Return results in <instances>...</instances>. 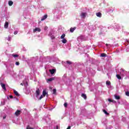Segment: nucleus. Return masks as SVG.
I'll list each match as a JSON object with an SVG mask.
<instances>
[{
  "instance_id": "f257e3e1",
  "label": "nucleus",
  "mask_w": 129,
  "mask_h": 129,
  "mask_svg": "<svg viewBox=\"0 0 129 129\" xmlns=\"http://www.w3.org/2000/svg\"><path fill=\"white\" fill-rule=\"evenodd\" d=\"M22 113V112L21 111V110H17L15 113V114L16 116H19L20 115V114H21V113Z\"/></svg>"
},
{
  "instance_id": "f03ea898",
  "label": "nucleus",
  "mask_w": 129,
  "mask_h": 129,
  "mask_svg": "<svg viewBox=\"0 0 129 129\" xmlns=\"http://www.w3.org/2000/svg\"><path fill=\"white\" fill-rule=\"evenodd\" d=\"M36 32H41V29H40V28L36 27L35 29H33V33H36Z\"/></svg>"
},
{
  "instance_id": "7ed1b4c3",
  "label": "nucleus",
  "mask_w": 129,
  "mask_h": 129,
  "mask_svg": "<svg viewBox=\"0 0 129 129\" xmlns=\"http://www.w3.org/2000/svg\"><path fill=\"white\" fill-rule=\"evenodd\" d=\"M1 85L3 90H5L6 91V90H7V88H6V85L4 83H1Z\"/></svg>"
},
{
  "instance_id": "20e7f679",
  "label": "nucleus",
  "mask_w": 129,
  "mask_h": 129,
  "mask_svg": "<svg viewBox=\"0 0 129 129\" xmlns=\"http://www.w3.org/2000/svg\"><path fill=\"white\" fill-rule=\"evenodd\" d=\"M36 94L37 97H38V96H39V95H40V89L38 88L36 90Z\"/></svg>"
},
{
  "instance_id": "39448f33",
  "label": "nucleus",
  "mask_w": 129,
  "mask_h": 129,
  "mask_svg": "<svg viewBox=\"0 0 129 129\" xmlns=\"http://www.w3.org/2000/svg\"><path fill=\"white\" fill-rule=\"evenodd\" d=\"M49 72L51 74V75H53L56 72V70L55 69H52V70H49Z\"/></svg>"
},
{
  "instance_id": "423d86ee",
  "label": "nucleus",
  "mask_w": 129,
  "mask_h": 129,
  "mask_svg": "<svg viewBox=\"0 0 129 129\" xmlns=\"http://www.w3.org/2000/svg\"><path fill=\"white\" fill-rule=\"evenodd\" d=\"M47 18H48V15H45L41 19V21H45V20H46V19H47Z\"/></svg>"
},
{
  "instance_id": "0eeeda50",
  "label": "nucleus",
  "mask_w": 129,
  "mask_h": 129,
  "mask_svg": "<svg viewBox=\"0 0 129 129\" xmlns=\"http://www.w3.org/2000/svg\"><path fill=\"white\" fill-rule=\"evenodd\" d=\"M75 30H76V27H75L74 28L71 27L70 28V32H71V33H73V32H74V31H75Z\"/></svg>"
},
{
  "instance_id": "6e6552de",
  "label": "nucleus",
  "mask_w": 129,
  "mask_h": 129,
  "mask_svg": "<svg viewBox=\"0 0 129 129\" xmlns=\"http://www.w3.org/2000/svg\"><path fill=\"white\" fill-rule=\"evenodd\" d=\"M14 94L16 96H20V94H19V93L17 91H16V90H14Z\"/></svg>"
},
{
  "instance_id": "1a4fd4ad",
  "label": "nucleus",
  "mask_w": 129,
  "mask_h": 129,
  "mask_svg": "<svg viewBox=\"0 0 129 129\" xmlns=\"http://www.w3.org/2000/svg\"><path fill=\"white\" fill-rule=\"evenodd\" d=\"M81 96H82V97H83L85 99H87V96H86V94H82Z\"/></svg>"
},
{
  "instance_id": "9d476101",
  "label": "nucleus",
  "mask_w": 129,
  "mask_h": 129,
  "mask_svg": "<svg viewBox=\"0 0 129 129\" xmlns=\"http://www.w3.org/2000/svg\"><path fill=\"white\" fill-rule=\"evenodd\" d=\"M46 94H48V93H46V91L45 90H43V92H42V95L44 97H45V96H46Z\"/></svg>"
},
{
  "instance_id": "9b49d317",
  "label": "nucleus",
  "mask_w": 129,
  "mask_h": 129,
  "mask_svg": "<svg viewBox=\"0 0 129 129\" xmlns=\"http://www.w3.org/2000/svg\"><path fill=\"white\" fill-rule=\"evenodd\" d=\"M5 29H8L9 28V22H6L5 24Z\"/></svg>"
},
{
  "instance_id": "f8f14e48",
  "label": "nucleus",
  "mask_w": 129,
  "mask_h": 129,
  "mask_svg": "<svg viewBox=\"0 0 129 129\" xmlns=\"http://www.w3.org/2000/svg\"><path fill=\"white\" fill-rule=\"evenodd\" d=\"M114 97L117 100H119V99H120V97L118 95H114Z\"/></svg>"
},
{
  "instance_id": "ddd939ff",
  "label": "nucleus",
  "mask_w": 129,
  "mask_h": 129,
  "mask_svg": "<svg viewBox=\"0 0 129 129\" xmlns=\"http://www.w3.org/2000/svg\"><path fill=\"white\" fill-rule=\"evenodd\" d=\"M8 4H9V6H10V7H12V5H14V2H13V1H9Z\"/></svg>"
},
{
  "instance_id": "4468645a",
  "label": "nucleus",
  "mask_w": 129,
  "mask_h": 129,
  "mask_svg": "<svg viewBox=\"0 0 129 129\" xmlns=\"http://www.w3.org/2000/svg\"><path fill=\"white\" fill-rule=\"evenodd\" d=\"M96 15L97 17H98L99 18H101L102 14H101V13H99H99H97L96 14Z\"/></svg>"
},
{
  "instance_id": "2eb2a0df",
  "label": "nucleus",
  "mask_w": 129,
  "mask_h": 129,
  "mask_svg": "<svg viewBox=\"0 0 129 129\" xmlns=\"http://www.w3.org/2000/svg\"><path fill=\"white\" fill-rule=\"evenodd\" d=\"M61 42L63 44H66V43H67V40H66V39L63 38Z\"/></svg>"
},
{
  "instance_id": "dca6fc26",
  "label": "nucleus",
  "mask_w": 129,
  "mask_h": 129,
  "mask_svg": "<svg viewBox=\"0 0 129 129\" xmlns=\"http://www.w3.org/2000/svg\"><path fill=\"white\" fill-rule=\"evenodd\" d=\"M54 79H55V78H50L47 80V81L51 82V81H53V80H54Z\"/></svg>"
},
{
  "instance_id": "f3484780",
  "label": "nucleus",
  "mask_w": 129,
  "mask_h": 129,
  "mask_svg": "<svg viewBox=\"0 0 129 129\" xmlns=\"http://www.w3.org/2000/svg\"><path fill=\"white\" fill-rule=\"evenodd\" d=\"M103 111L105 113V114H106V115H109V113L107 112V111H106L105 109H104Z\"/></svg>"
},
{
  "instance_id": "a211bd4d",
  "label": "nucleus",
  "mask_w": 129,
  "mask_h": 129,
  "mask_svg": "<svg viewBox=\"0 0 129 129\" xmlns=\"http://www.w3.org/2000/svg\"><path fill=\"white\" fill-rule=\"evenodd\" d=\"M106 56H107V54H106V53L101 54V57H106Z\"/></svg>"
},
{
  "instance_id": "6ab92c4d",
  "label": "nucleus",
  "mask_w": 129,
  "mask_h": 129,
  "mask_svg": "<svg viewBox=\"0 0 129 129\" xmlns=\"http://www.w3.org/2000/svg\"><path fill=\"white\" fill-rule=\"evenodd\" d=\"M66 63L68 65H71L72 64V61L68 60V61H66Z\"/></svg>"
},
{
  "instance_id": "aec40b11",
  "label": "nucleus",
  "mask_w": 129,
  "mask_h": 129,
  "mask_svg": "<svg viewBox=\"0 0 129 129\" xmlns=\"http://www.w3.org/2000/svg\"><path fill=\"white\" fill-rule=\"evenodd\" d=\"M116 76L117 79H119V80H120V79H121V77L120 76V75H116Z\"/></svg>"
},
{
  "instance_id": "412c9836",
  "label": "nucleus",
  "mask_w": 129,
  "mask_h": 129,
  "mask_svg": "<svg viewBox=\"0 0 129 129\" xmlns=\"http://www.w3.org/2000/svg\"><path fill=\"white\" fill-rule=\"evenodd\" d=\"M110 84H111V83H110V82L109 81H106V85L109 86V85H110Z\"/></svg>"
},
{
  "instance_id": "4be33fe9",
  "label": "nucleus",
  "mask_w": 129,
  "mask_h": 129,
  "mask_svg": "<svg viewBox=\"0 0 129 129\" xmlns=\"http://www.w3.org/2000/svg\"><path fill=\"white\" fill-rule=\"evenodd\" d=\"M65 34H63L61 36H60V39H64L65 38Z\"/></svg>"
},
{
  "instance_id": "5701e85b",
  "label": "nucleus",
  "mask_w": 129,
  "mask_h": 129,
  "mask_svg": "<svg viewBox=\"0 0 129 129\" xmlns=\"http://www.w3.org/2000/svg\"><path fill=\"white\" fill-rule=\"evenodd\" d=\"M26 129H34V128L30 127V125H28V126L26 127Z\"/></svg>"
},
{
  "instance_id": "b1692460",
  "label": "nucleus",
  "mask_w": 129,
  "mask_h": 129,
  "mask_svg": "<svg viewBox=\"0 0 129 129\" xmlns=\"http://www.w3.org/2000/svg\"><path fill=\"white\" fill-rule=\"evenodd\" d=\"M81 16L82 18H85V13H82Z\"/></svg>"
},
{
  "instance_id": "393cba45",
  "label": "nucleus",
  "mask_w": 129,
  "mask_h": 129,
  "mask_svg": "<svg viewBox=\"0 0 129 129\" xmlns=\"http://www.w3.org/2000/svg\"><path fill=\"white\" fill-rule=\"evenodd\" d=\"M56 89H53V94H56Z\"/></svg>"
},
{
  "instance_id": "a878e982",
  "label": "nucleus",
  "mask_w": 129,
  "mask_h": 129,
  "mask_svg": "<svg viewBox=\"0 0 129 129\" xmlns=\"http://www.w3.org/2000/svg\"><path fill=\"white\" fill-rule=\"evenodd\" d=\"M16 65H17V66H19V65H20V62L19 61H16L15 63Z\"/></svg>"
},
{
  "instance_id": "bb28decb",
  "label": "nucleus",
  "mask_w": 129,
  "mask_h": 129,
  "mask_svg": "<svg viewBox=\"0 0 129 129\" xmlns=\"http://www.w3.org/2000/svg\"><path fill=\"white\" fill-rule=\"evenodd\" d=\"M13 57H14L15 58L17 57H19V55L18 54H14Z\"/></svg>"
},
{
  "instance_id": "cd10ccee",
  "label": "nucleus",
  "mask_w": 129,
  "mask_h": 129,
  "mask_svg": "<svg viewBox=\"0 0 129 129\" xmlns=\"http://www.w3.org/2000/svg\"><path fill=\"white\" fill-rule=\"evenodd\" d=\"M125 95H126V96H129V92L128 91L126 92Z\"/></svg>"
},
{
  "instance_id": "c85d7f7f",
  "label": "nucleus",
  "mask_w": 129,
  "mask_h": 129,
  "mask_svg": "<svg viewBox=\"0 0 129 129\" xmlns=\"http://www.w3.org/2000/svg\"><path fill=\"white\" fill-rule=\"evenodd\" d=\"M122 72H125V70H123V69H121V73Z\"/></svg>"
},
{
  "instance_id": "c756f323",
  "label": "nucleus",
  "mask_w": 129,
  "mask_h": 129,
  "mask_svg": "<svg viewBox=\"0 0 129 129\" xmlns=\"http://www.w3.org/2000/svg\"><path fill=\"white\" fill-rule=\"evenodd\" d=\"M108 100L109 102H112V101H113V100H111V99H108Z\"/></svg>"
},
{
  "instance_id": "7c9ffc66",
  "label": "nucleus",
  "mask_w": 129,
  "mask_h": 129,
  "mask_svg": "<svg viewBox=\"0 0 129 129\" xmlns=\"http://www.w3.org/2000/svg\"><path fill=\"white\" fill-rule=\"evenodd\" d=\"M63 105H64V107H67V105H68L67 103H64Z\"/></svg>"
},
{
  "instance_id": "2f4dec72",
  "label": "nucleus",
  "mask_w": 129,
  "mask_h": 129,
  "mask_svg": "<svg viewBox=\"0 0 129 129\" xmlns=\"http://www.w3.org/2000/svg\"><path fill=\"white\" fill-rule=\"evenodd\" d=\"M43 97H44L43 96V95H42L41 96H40V98H39V100H41V99H42V98H43Z\"/></svg>"
},
{
  "instance_id": "473e14b6",
  "label": "nucleus",
  "mask_w": 129,
  "mask_h": 129,
  "mask_svg": "<svg viewBox=\"0 0 129 129\" xmlns=\"http://www.w3.org/2000/svg\"><path fill=\"white\" fill-rule=\"evenodd\" d=\"M14 35H17V34H18V31H15V32H14Z\"/></svg>"
},
{
  "instance_id": "72a5a7b5",
  "label": "nucleus",
  "mask_w": 129,
  "mask_h": 129,
  "mask_svg": "<svg viewBox=\"0 0 129 129\" xmlns=\"http://www.w3.org/2000/svg\"><path fill=\"white\" fill-rule=\"evenodd\" d=\"M44 30L46 31V30H48V27L46 26L44 28Z\"/></svg>"
},
{
  "instance_id": "f704fd0d",
  "label": "nucleus",
  "mask_w": 129,
  "mask_h": 129,
  "mask_svg": "<svg viewBox=\"0 0 129 129\" xmlns=\"http://www.w3.org/2000/svg\"><path fill=\"white\" fill-rule=\"evenodd\" d=\"M9 97L10 98H11V99L14 98V97L12 95L9 96Z\"/></svg>"
},
{
  "instance_id": "c9c22d12",
  "label": "nucleus",
  "mask_w": 129,
  "mask_h": 129,
  "mask_svg": "<svg viewBox=\"0 0 129 129\" xmlns=\"http://www.w3.org/2000/svg\"><path fill=\"white\" fill-rule=\"evenodd\" d=\"M112 102H113V103H116V101H115V100H113Z\"/></svg>"
},
{
  "instance_id": "e433bc0d",
  "label": "nucleus",
  "mask_w": 129,
  "mask_h": 129,
  "mask_svg": "<svg viewBox=\"0 0 129 129\" xmlns=\"http://www.w3.org/2000/svg\"><path fill=\"white\" fill-rule=\"evenodd\" d=\"M6 118H7V116H4L3 117V119H6Z\"/></svg>"
},
{
  "instance_id": "4c0bfd02",
  "label": "nucleus",
  "mask_w": 129,
  "mask_h": 129,
  "mask_svg": "<svg viewBox=\"0 0 129 129\" xmlns=\"http://www.w3.org/2000/svg\"><path fill=\"white\" fill-rule=\"evenodd\" d=\"M20 85H22V86H24V84L21 83V84H20Z\"/></svg>"
},
{
  "instance_id": "58836bf2",
  "label": "nucleus",
  "mask_w": 129,
  "mask_h": 129,
  "mask_svg": "<svg viewBox=\"0 0 129 129\" xmlns=\"http://www.w3.org/2000/svg\"><path fill=\"white\" fill-rule=\"evenodd\" d=\"M59 128V126H58V125H56V129H58Z\"/></svg>"
},
{
  "instance_id": "ea45409f",
  "label": "nucleus",
  "mask_w": 129,
  "mask_h": 129,
  "mask_svg": "<svg viewBox=\"0 0 129 129\" xmlns=\"http://www.w3.org/2000/svg\"><path fill=\"white\" fill-rule=\"evenodd\" d=\"M106 46L107 47V46H108V44H106Z\"/></svg>"
},
{
  "instance_id": "a19ab883",
  "label": "nucleus",
  "mask_w": 129,
  "mask_h": 129,
  "mask_svg": "<svg viewBox=\"0 0 129 129\" xmlns=\"http://www.w3.org/2000/svg\"><path fill=\"white\" fill-rule=\"evenodd\" d=\"M26 84L27 85H28V82H26Z\"/></svg>"
}]
</instances>
